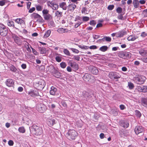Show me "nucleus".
<instances>
[{
    "label": "nucleus",
    "mask_w": 147,
    "mask_h": 147,
    "mask_svg": "<svg viewBox=\"0 0 147 147\" xmlns=\"http://www.w3.org/2000/svg\"><path fill=\"white\" fill-rule=\"evenodd\" d=\"M117 18L122 20H124V18L123 16V15L120 13L118 16Z\"/></svg>",
    "instance_id": "nucleus-48"
},
{
    "label": "nucleus",
    "mask_w": 147,
    "mask_h": 147,
    "mask_svg": "<svg viewBox=\"0 0 147 147\" xmlns=\"http://www.w3.org/2000/svg\"><path fill=\"white\" fill-rule=\"evenodd\" d=\"M47 123L50 127H51L55 124V120L54 119H48Z\"/></svg>",
    "instance_id": "nucleus-21"
},
{
    "label": "nucleus",
    "mask_w": 147,
    "mask_h": 147,
    "mask_svg": "<svg viewBox=\"0 0 147 147\" xmlns=\"http://www.w3.org/2000/svg\"><path fill=\"white\" fill-rule=\"evenodd\" d=\"M36 9L38 11H41L43 9L42 6L36 5L35 6Z\"/></svg>",
    "instance_id": "nucleus-35"
},
{
    "label": "nucleus",
    "mask_w": 147,
    "mask_h": 147,
    "mask_svg": "<svg viewBox=\"0 0 147 147\" xmlns=\"http://www.w3.org/2000/svg\"><path fill=\"white\" fill-rule=\"evenodd\" d=\"M88 68L90 72L94 75L97 74L98 72V70L96 67L90 65Z\"/></svg>",
    "instance_id": "nucleus-12"
},
{
    "label": "nucleus",
    "mask_w": 147,
    "mask_h": 147,
    "mask_svg": "<svg viewBox=\"0 0 147 147\" xmlns=\"http://www.w3.org/2000/svg\"><path fill=\"white\" fill-rule=\"evenodd\" d=\"M12 37L15 42L19 45H20L22 43V41L20 39L16 34H13Z\"/></svg>",
    "instance_id": "nucleus-10"
},
{
    "label": "nucleus",
    "mask_w": 147,
    "mask_h": 147,
    "mask_svg": "<svg viewBox=\"0 0 147 147\" xmlns=\"http://www.w3.org/2000/svg\"><path fill=\"white\" fill-rule=\"evenodd\" d=\"M30 46L32 49V52L35 55H37L38 54V53L37 52V51L35 49L32 48L30 45Z\"/></svg>",
    "instance_id": "nucleus-54"
},
{
    "label": "nucleus",
    "mask_w": 147,
    "mask_h": 147,
    "mask_svg": "<svg viewBox=\"0 0 147 147\" xmlns=\"http://www.w3.org/2000/svg\"><path fill=\"white\" fill-rule=\"evenodd\" d=\"M45 82L42 80H40L38 82L35 83V85L37 87L38 89L40 90H42L45 86Z\"/></svg>",
    "instance_id": "nucleus-4"
},
{
    "label": "nucleus",
    "mask_w": 147,
    "mask_h": 147,
    "mask_svg": "<svg viewBox=\"0 0 147 147\" xmlns=\"http://www.w3.org/2000/svg\"><path fill=\"white\" fill-rule=\"evenodd\" d=\"M140 54L143 55H147V50H143L140 52Z\"/></svg>",
    "instance_id": "nucleus-45"
},
{
    "label": "nucleus",
    "mask_w": 147,
    "mask_h": 147,
    "mask_svg": "<svg viewBox=\"0 0 147 147\" xmlns=\"http://www.w3.org/2000/svg\"><path fill=\"white\" fill-rule=\"evenodd\" d=\"M133 4L135 8H137L139 6V2L138 0H134Z\"/></svg>",
    "instance_id": "nucleus-27"
},
{
    "label": "nucleus",
    "mask_w": 147,
    "mask_h": 147,
    "mask_svg": "<svg viewBox=\"0 0 147 147\" xmlns=\"http://www.w3.org/2000/svg\"><path fill=\"white\" fill-rule=\"evenodd\" d=\"M65 3L63 2L59 4V7L62 8L63 10H66L67 9V7L65 6Z\"/></svg>",
    "instance_id": "nucleus-28"
},
{
    "label": "nucleus",
    "mask_w": 147,
    "mask_h": 147,
    "mask_svg": "<svg viewBox=\"0 0 147 147\" xmlns=\"http://www.w3.org/2000/svg\"><path fill=\"white\" fill-rule=\"evenodd\" d=\"M105 41L108 42H110L111 40V38L109 37L105 36Z\"/></svg>",
    "instance_id": "nucleus-57"
},
{
    "label": "nucleus",
    "mask_w": 147,
    "mask_h": 147,
    "mask_svg": "<svg viewBox=\"0 0 147 147\" xmlns=\"http://www.w3.org/2000/svg\"><path fill=\"white\" fill-rule=\"evenodd\" d=\"M77 135V132L74 129L69 130L66 134L67 138L70 140H74Z\"/></svg>",
    "instance_id": "nucleus-2"
},
{
    "label": "nucleus",
    "mask_w": 147,
    "mask_h": 147,
    "mask_svg": "<svg viewBox=\"0 0 147 147\" xmlns=\"http://www.w3.org/2000/svg\"><path fill=\"white\" fill-rule=\"evenodd\" d=\"M100 138L101 139H103L105 137L104 134L103 133H101L100 134Z\"/></svg>",
    "instance_id": "nucleus-63"
},
{
    "label": "nucleus",
    "mask_w": 147,
    "mask_h": 147,
    "mask_svg": "<svg viewBox=\"0 0 147 147\" xmlns=\"http://www.w3.org/2000/svg\"><path fill=\"white\" fill-rule=\"evenodd\" d=\"M50 4L49 3L48 4V6H50L51 7L52 9L53 10H55L57 9L58 8V5L52 3V2H49Z\"/></svg>",
    "instance_id": "nucleus-22"
},
{
    "label": "nucleus",
    "mask_w": 147,
    "mask_h": 147,
    "mask_svg": "<svg viewBox=\"0 0 147 147\" xmlns=\"http://www.w3.org/2000/svg\"><path fill=\"white\" fill-rule=\"evenodd\" d=\"M60 65L62 68H64L66 67L67 65L65 62H62L60 63Z\"/></svg>",
    "instance_id": "nucleus-41"
},
{
    "label": "nucleus",
    "mask_w": 147,
    "mask_h": 147,
    "mask_svg": "<svg viewBox=\"0 0 147 147\" xmlns=\"http://www.w3.org/2000/svg\"><path fill=\"white\" fill-rule=\"evenodd\" d=\"M68 30L62 28H59L57 30V32L60 34L67 33L68 32Z\"/></svg>",
    "instance_id": "nucleus-20"
},
{
    "label": "nucleus",
    "mask_w": 147,
    "mask_h": 147,
    "mask_svg": "<svg viewBox=\"0 0 147 147\" xmlns=\"http://www.w3.org/2000/svg\"><path fill=\"white\" fill-rule=\"evenodd\" d=\"M44 18L46 20H49L51 17V15L49 14H47L46 15H44Z\"/></svg>",
    "instance_id": "nucleus-40"
},
{
    "label": "nucleus",
    "mask_w": 147,
    "mask_h": 147,
    "mask_svg": "<svg viewBox=\"0 0 147 147\" xmlns=\"http://www.w3.org/2000/svg\"><path fill=\"white\" fill-rule=\"evenodd\" d=\"M51 32V30H48L45 34L44 36V37L46 38L50 36Z\"/></svg>",
    "instance_id": "nucleus-30"
},
{
    "label": "nucleus",
    "mask_w": 147,
    "mask_h": 147,
    "mask_svg": "<svg viewBox=\"0 0 147 147\" xmlns=\"http://www.w3.org/2000/svg\"><path fill=\"white\" fill-rule=\"evenodd\" d=\"M82 95L86 100H89L92 97V93L91 92H86L83 91Z\"/></svg>",
    "instance_id": "nucleus-8"
},
{
    "label": "nucleus",
    "mask_w": 147,
    "mask_h": 147,
    "mask_svg": "<svg viewBox=\"0 0 147 147\" xmlns=\"http://www.w3.org/2000/svg\"><path fill=\"white\" fill-rule=\"evenodd\" d=\"M57 90V89L55 87L53 86H52L51 88V90L50 91V94L53 95H55L56 92Z\"/></svg>",
    "instance_id": "nucleus-24"
},
{
    "label": "nucleus",
    "mask_w": 147,
    "mask_h": 147,
    "mask_svg": "<svg viewBox=\"0 0 147 147\" xmlns=\"http://www.w3.org/2000/svg\"><path fill=\"white\" fill-rule=\"evenodd\" d=\"M126 34V32L123 31H119L116 33V36L117 37H121L123 36Z\"/></svg>",
    "instance_id": "nucleus-23"
},
{
    "label": "nucleus",
    "mask_w": 147,
    "mask_h": 147,
    "mask_svg": "<svg viewBox=\"0 0 147 147\" xmlns=\"http://www.w3.org/2000/svg\"><path fill=\"white\" fill-rule=\"evenodd\" d=\"M138 90L139 91L146 92H147V86H138Z\"/></svg>",
    "instance_id": "nucleus-15"
},
{
    "label": "nucleus",
    "mask_w": 147,
    "mask_h": 147,
    "mask_svg": "<svg viewBox=\"0 0 147 147\" xmlns=\"http://www.w3.org/2000/svg\"><path fill=\"white\" fill-rule=\"evenodd\" d=\"M128 86L129 88L131 90L133 89L134 87V84L130 82H128Z\"/></svg>",
    "instance_id": "nucleus-32"
},
{
    "label": "nucleus",
    "mask_w": 147,
    "mask_h": 147,
    "mask_svg": "<svg viewBox=\"0 0 147 147\" xmlns=\"http://www.w3.org/2000/svg\"><path fill=\"white\" fill-rule=\"evenodd\" d=\"M30 131L33 134L36 136L41 135L43 133L42 128L36 125H34L30 129Z\"/></svg>",
    "instance_id": "nucleus-1"
},
{
    "label": "nucleus",
    "mask_w": 147,
    "mask_h": 147,
    "mask_svg": "<svg viewBox=\"0 0 147 147\" xmlns=\"http://www.w3.org/2000/svg\"><path fill=\"white\" fill-rule=\"evenodd\" d=\"M71 50L74 52L75 53H78L79 52V51L75 49L71 48Z\"/></svg>",
    "instance_id": "nucleus-58"
},
{
    "label": "nucleus",
    "mask_w": 147,
    "mask_h": 147,
    "mask_svg": "<svg viewBox=\"0 0 147 147\" xmlns=\"http://www.w3.org/2000/svg\"><path fill=\"white\" fill-rule=\"evenodd\" d=\"M100 37V36L98 35H93V38L94 39H96L99 38Z\"/></svg>",
    "instance_id": "nucleus-56"
},
{
    "label": "nucleus",
    "mask_w": 147,
    "mask_h": 147,
    "mask_svg": "<svg viewBox=\"0 0 147 147\" xmlns=\"http://www.w3.org/2000/svg\"><path fill=\"white\" fill-rule=\"evenodd\" d=\"M10 69L11 71L14 72L16 71L17 70L16 68L13 65H11L10 67Z\"/></svg>",
    "instance_id": "nucleus-47"
},
{
    "label": "nucleus",
    "mask_w": 147,
    "mask_h": 147,
    "mask_svg": "<svg viewBox=\"0 0 147 147\" xmlns=\"http://www.w3.org/2000/svg\"><path fill=\"white\" fill-rule=\"evenodd\" d=\"M18 130L20 132L22 133H24L25 131V129L23 127H19Z\"/></svg>",
    "instance_id": "nucleus-34"
},
{
    "label": "nucleus",
    "mask_w": 147,
    "mask_h": 147,
    "mask_svg": "<svg viewBox=\"0 0 147 147\" xmlns=\"http://www.w3.org/2000/svg\"><path fill=\"white\" fill-rule=\"evenodd\" d=\"M76 7V5L74 4H70L67 6L68 11H74Z\"/></svg>",
    "instance_id": "nucleus-18"
},
{
    "label": "nucleus",
    "mask_w": 147,
    "mask_h": 147,
    "mask_svg": "<svg viewBox=\"0 0 147 147\" xmlns=\"http://www.w3.org/2000/svg\"><path fill=\"white\" fill-rule=\"evenodd\" d=\"M5 83L7 86L9 87H13L14 86V81L11 79H8L6 80Z\"/></svg>",
    "instance_id": "nucleus-11"
},
{
    "label": "nucleus",
    "mask_w": 147,
    "mask_h": 147,
    "mask_svg": "<svg viewBox=\"0 0 147 147\" xmlns=\"http://www.w3.org/2000/svg\"><path fill=\"white\" fill-rule=\"evenodd\" d=\"M36 108L38 111L40 113L44 112L47 109V107L42 103H40L37 105Z\"/></svg>",
    "instance_id": "nucleus-6"
},
{
    "label": "nucleus",
    "mask_w": 147,
    "mask_h": 147,
    "mask_svg": "<svg viewBox=\"0 0 147 147\" xmlns=\"http://www.w3.org/2000/svg\"><path fill=\"white\" fill-rule=\"evenodd\" d=\"M68 65L72 68L74 71H76L79 69L78 65L76 62L72 60H69L68 62Z\"/></svg>",
    "instance_id": "nucleus-7"
},
{
    "label": "nucleus",
    "mask_w": 147,
    "mask_h": 147,
    "mask_svg": "<svg viewBox=\"0 0 147 147\" xmlns=\"http://www.w3.org/2000/svg\"><path fill=\"white\" fill-rule=\"evenodd\" d=\"M8 144L10 146H12L13 144V142L12 140H9L8 142Z\"/></svg>",
    "instance_id": "nucleus-59"
},
{
    "label": "nucleus",
    "mask_w": 147,
    "mask_h": 147,
    "mask_svg": "<svg viewBox=\"0 0 147 147\" xmlns=\"http://www.w3.org/2000/svg\"><path fill=\"white\" fill-rule=\"evenodd\" d=\"M144 130V128L140 126H136L134 129L135 132L137 135L142 133Z\"/></svg>",
    "instance_id": "nucleus-13"
},
{
    "label": "nucleus",
    "mask_w": 147,
    "mask_h": 147,
    "mask_svg": "<svg viewBox=\"0 0 147 147\" xmlns=\"http://www.w3.org/2000/svg\"><path fill=\"white\" fill-rule=\"evenodd\" d=\"M56 61L58 62H60L61 61V57L59 56H57L55 58Z\"/></svg>",
    "instance_id": "nucleus-55"
},
{
    "label": "nucleus",
    "mask_w": 147,
    "mask_h": 147,
    "mask_svg": "<svg viewBox=\"0 0 147 147\" xmlns=\"http://www.w3.org/2000/svg\"><path fill=\"white\" fill-rule=\"evenodd\" d=\"M114 6L113 5H109L107 7L108 9L109 10H112L114 8Z\"/></svg>",
    "instance_id": "nucleus-52"
},
{
    "label": "nucleus",
    "mask_w": 147,
    "mask_h": 147,
    "mask_svg": "<svg viewBox=\"0 0 147 147\" xmlns=\"http://www.w3.org/2000/svg\"><path fill=\"white\" fill-rule=\"evenodd\" d=\"M5 1H0V6H3L5 4Z\"/></svg>",
    "instance_id": "nucleus-62"
},
{
    "label": "nucleus",
    "mask_w": 147,
    "mask_h": 147,
    "mask_svg": "<svg viewBox=\"0 0 147 147\" xmlns=\"http://www.w3.org/2000/svg\"><path fill=\"white\" fill-rule=\"evenodd\" d=\"M146 79L145 77L143 76H138L135 78L136 82L139 84H143L145 82Z\"/></svg>",
    "instance_id": "nucleus-5"
},
{
    "label": "nucleus",
    "mask_w": 147,
    "mask_h": 147,
    "mask_svg": "<svg viewBox=\"0 0 147 147\" xmlns=\"http://www.w3.org/2000/svg\"><path fill=\"white\" fill-rule=\"evenodd\" d=\"M119 107L121 110H123L125 108V106L123 105H121L119 106Z\"/></svg>",
    "instance_id": "nucleus-61"
},
{
    "label": "nucleus",
    "mask_w": 147,
    "mask_h": 147,
    "mask_svg": "<svg viewBox=\"0 0 147 147\" xmlns=\"http://www.w3.org/2000/svg\"><path fill=\"white\" fill-rule=\"evenodd\" d=\"M29 95L32 97H34L36 96H39V94L37 90H33L29 92Z\"/></svg>",
    "instance_id": "nucleus-16"
},
{
    "label": "nucleus",
    "mask_w": 147,
    "mask_h": 147,
    "mask_svg": "<svg viewBox=\"0 0 147 147\" xmlns=\"http://www.w3.org/2000/svg\"><path fill=\"white\" fill-rule=\"evenodd\" d=\"M136 38L133 35H130L127 38L129 41H134L136 40Z\"/></svg>",
    "instance_id": "nucleus-31"
},
{
    "label": "nucleus",
    "mask_w": 147,
    "mask_h": 147,
    "mask_svg": "<svg viewBox=\"0 0 147 147\" xmlns=\"http://www.w3.org/2000/svg\"><path fill=\"white\" fill-rule=\"evenodd\" d=\"M142 57H140L138 59H141L143 62L145 63H147V56H142Z\"/></svg>",
    "instance_id": "nucleus-29"
},
{
    "label": "nucleus",
    "mask_w": 147,
    "mask_h": 147,
    "mask_svg": "<svg viewBox=\"0 0 147 147\" xmlns=\"http://www.w3.org/2000/svg\"><path fill=\"white\" fill-rule=\"evenodd\" d=\"M108 49V47L107 46H103L101 47H100L99 49L101 51H102L105 52Z\"/></svg>",
    "instance_id": "nucleus-33"
},
{
    "label": "nucleus",
    "mask_w": 147,
    "mask_h": 147,
    "mask_svg": "<svg viewBox=\"0 0 147 147\" xmlns=\"http://www.w3.org/2000/svg\"><path fill=\"white\" fill-rule=\"evenodd\" d=\"M141 102L143 106L147 107V98H142L141 100Z\"/></svg>",
    "instance_id": "nucleus-25"
},
{
    "label": "nucleus",
    "mask_w": 147,
    "mask_h": 147,
    "mask_svg": "<svg viewBox=\"0 0 147 147\" xmlns=\"http://www.w3.org/2000/svg\"><path fill=\"white\" fill-rule=\"evenodd\" d=\"M135 115L138 118H140L141 116V114L140 112L138 110H136L135 111Z\"/></svg>",
    "instance_id": "nucleus-37"
},
{
    "label": "nucleus",
    "mask_w": 147,
    "mask_h": 147,
    "mask_svg": "<svg viewBox=\"0 0 147 147\" xmlns=\"http://www.w3.org/2000/svg\"><path fill=\"white\" fill-rule=\"evenodd\" d=\"M35 9V8L34 7H33L32 8L30 9L28 11V12L29 13H32L34 11Z\"/></svg>",
    "instance_id": "nucleus-60"
},
{
    "label": "nucleus",
    "mask_w": 147,
    "mask_h": 147,
    "mask_svg": "<svg viewBox=\"0 0 147 147\" xmlns=\"http://www.w3.org/2000/svg\"><path fill=\"white\" fill-rule=\"evenodd\" d=\"M54 76L57 78L61 77V73L59 72H57L54 74Z\"/></svg>",
    "instance_id": "nucleus-36"
},
{
    "label": "nucleus",
    "mask_w": 147,
    "mask_h": 147,
    "mask_svg": "<svg viewBox=\"0 0 147 147\" xmlns=\"http://www.w3.org/2000/svg\"><path fill=\"white\" fill-rule=\"evenodd\" d=\"M64 53L67 55H69V51L67 49H64L63 51Z\"/></svg>",
    "instance_id": "nucleus-46"
},
{
    "label": "nucleus",
    "mask_w": 147,
    "mask_h": 147,
    "mask_svg": "<svg viewBox=\"0 0 147 147\" xmlns=\"http://www.w3.org/2000/svg\"><path fill=\"white\" fill-rule=\"evenodd\" d=\"M29 44L27 43H26L25 44V47L28 51L30 52L31 51V50L29 47Z\"/></svg>",
    "instance_id": "nucleus-38"
},
{
    "label": "nucleus",
    "mask_w": 147,
    "mask_h": 147,
    "mask_svg": "<svg viewBox=\"0 0 147 147\" xmlns=\"http://www.w3.org/2000/svg\"><path fill=\"white\" fill-rule=\"evenodd\" d=\"M78 47L82 49H88L89 48V47L84 46L83 45H78Z\"/></svg>",
    "instance_id": "nucleus-42"
},
{
    "label": "nucleus",
    "mask_w": 147,
    "mask_h": 147,
    "mask_svg": "<svg viewBox=\"0 0 147 147\" xmlns=\"http://www.w3.org/2000/svg\"><path fill=\"white\" fill-rule=\"evenodd\" d=\"M49 11L47 9H44L42 11V13L44 15H46L48 14Z\"/></svg>",
    "instance_id": "nucleus-53"
},
{
    "label": "nucleus",
    "mask_w": 147,
    "mask_h": 147,
    "mask_svg": "<svg viewBox=\"0 0 147 147\" xmlns=\"http://www.w3.org/2000/svg\"><path fill=\"white\" fill-rule=\"evenodd\" d=\"M7 25L9 26H14V23L13 21L9 22L7 23Z\"/></svg>",
    "instance_id": "nucleus-50"
},
{
    "label": "nucleus",
    "mask_w": 147,
    "mask_h": 147,
    "mask_svg": "<svg viewBox=\"0 0 147 147\" xmlns=\"http://www.w3.org/2000/svg\"><path fill=\"white\" fill-rule=\"evenodd\" d=\"M56 16L58 17L62 16V12H59L58 11H57L55 13Z\"/></svg>",
    "instance_id": "nucleus-39"
},
{
    "label": "nucleus",
    "mask_w": 147,
    "mask_h": 147,
    "mask_svg": "<svg viewBox=\"0 0 147 147\" xmlns=\"http://www.w3.org/2000/svg\"><path fill=\"white\" fill-rule=\"evenodd\" d=\"M119 135L121 137L125 138L129 136V132L127 131L121 130L119 131Z\"/></svg>",
    "instance_id": "nucleus-14"
},
{
    "label": "nucleus",
    "mask_w": 147,
    "mask_h": 147,
    "mask_svg": "<svg viewBox=\"0 0 147 147\" xmlns=\"http://www.w3.org/2000/svg\"><path fill=\"white\" fill-rule=\"evenodd\" d=\"M89 18L88 17L86 16H84L83 17L82 20L84 22H87L89 20Z\"/></svg>",
    "instance_id": "nucleus-49"
},
{
    "label": "nucleus",
    "mask_w": 147,
    "mask_h": 147,
    "mask_svg": "<svg viewBox=\"0 0 147 147\" xmlns=\"http://www.w3.org/2000/svg\"><path fill=\"white\" fill-rule=\"evenodd\" d=\"M32 16L35 18L38 19L39 21L42 22V17L38 14L37 13H34L32 14Z\"/></svg>",
    "instance_id": "nucleus-19"
},
{
    "label": "nucleus",
    "mask_w": 147,
    "mask_h": 147,
    "mask_svg": "<svg viewBox=\"0 0 147 147\" xmlns=\"http://www.w3.org/2000/svg\"><path fill=\"white\" fill-rule=\"evenodd\" d=\"M120 125L123 127L127 128L129 126V123L127 121H122L121 122Z\"/></svg>",
    "instance_id": "nucleus-17"
},
{
    "label": "nucleus",
    "mask_w": 147,
    "mask_h": 147,
    "mask_svg": "<svg viewBox=\"0 0 147 147\" xmlns=\"http://www.w3.org/2000/svg\"><path fill=\"white\" fill-rule=\"evenodd\" d=\"M108 77L112 80L118 81V79L120 78L121 76L117 72H111L109 73Z\"/></svg>",
    "instance_id": "nucleus-3"
},
{
    "label": "nucleus",
    "mask_w": 147,
    "mask_h": 147,
    "mask_svg": "<svg viewBox=\"0 0 147 147\" xmlns=\"http://www.w3.org/2000/svg\"><path fill=\"white\" fill-rule=\"evenodd\" d=\"M15 22L21 25H24L25 24L24 21L20 18H17L15 20Z\"/></svg>",
    "instance_id": "nucleus-26"
},
{
    "label": "nucleus",
    "mask_w": 147,
    "mask_h": 147,
    "mask_svg": "<svg viewBox=\"0 0 147 147\" xmlns=\"http://www.w3.org/2000/svg\"><path fill=\"white\" fill-rule=\"evenodd\" d=\"M31 4V3L30 2H28L27 3V8L28 9H30Z\"/></svg>",
    "instance_id": "nucleus-64"
},
{
    "label": "nucleus",
    "mask_w": 147,
    "mask_h": 147,
    "mask_svg": "<svg viewBox=\"0 0 147 147\" xmlns=\"http://www.w3.org/2000/svg\"><path fill=\"white\" fill-rule=\"evenodd\" d=\"M122 11V8L120 7H117L116 9V11L119 13H121Z\"/></svg>",
    "instance_id": "nucleus-43"
},
{
    "label": "nucleus",
    "mask_w": 147,
    "mask_h": 147,
    "mask_svg": "<svg viewBox=\"0 0 147 147\" xmlns=\"http://www.w3.org/2000/svg\"><path fill=\"white\" fill-rule=\"evenodd\" d=\"M90 25L94 26L96 24V22L94 20H92L90 21Z\"/></svg>",
    "instance_id": "nucleus-51"
},
{
    "label": "nucleus",
    "mask_w": 147,
    "mask_h": 147,
    "mask_svg": "<svg viewBox=\"0 0 147 147\" xmlns=\"http://www.w3.org/2000/svg\"><path fill=\"white\" fill-rule=\"evenodd\" d=\"M83 78L85 81H89L90 80H94L95 78L94 76L90 74L86 73L83 77Z\"/></svg>",
    "instance_id": "nucleus-9"
},
{
    "label": "nucleus",
    "mask_w": 147,
    "mask_h": 147,
    "mask_svg": "<svg viewBox=\"0 0 147 147\" xmlns=\"http://www.w3.org/2000/svg\"><path fill=\"white\" fill-rule=\"evenodd\" d=\"M87 8L85 7H83L82 8L81 10V12L82 13H84L87 14Z\"/></svg>",
    "instance_id": "nucleus-44"
}]
</instances>
